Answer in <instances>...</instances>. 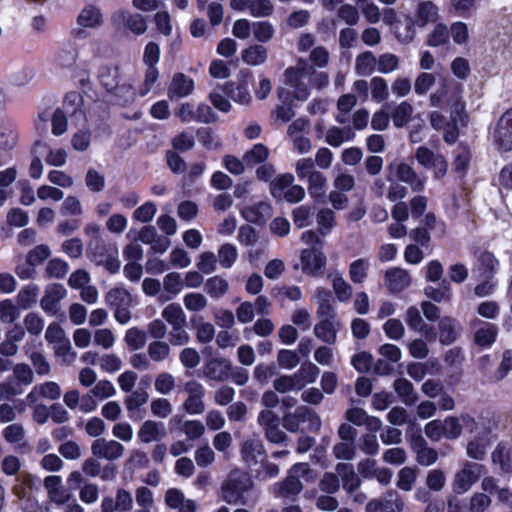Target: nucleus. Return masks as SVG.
<instances>
[{
    "mask_svg": "<svg viewBox=\"0 0 512 512\" xmlns=\"http://www.w3.org/2000/svg\"><path fill=\"white\" fill-rule=\"evenodd\" d=\"M13 377L16 380V385L11 383L1 384L0 388L5 389L10 395H17L22 392L21 386H28L33 381V372L29 365L20 363L13 367Z\"/></svg>",
    "mask_w": 512,
    "mask_h": 512,
    "instance_id": "nucleus-20",
    "label": "nucleus"
},
{
    "mask_svg": "<svg viewBox=\"0 0 512 512\" xmlns=\"http://www.w3.org/2000/svg\"><path fill=\"white\" fill-rule=\"evenodd\" d=\"M77 58V50L73 43L62 44L55 52L54 62L62 68L71 67Z\"/></svg>",
    "mask_w": 512,
    "mask_h": 512,
    "instance_id": "nucleus-37",
    "label": "nucleus"
},
{
    "mask_svg": "<svg viewBox=\"0 0 512 512\" xmlns=\"http://www.w3.org/2000/svg\"><path fill=\"white\" fill-rule=\"evenodd\" d=\"M385 282L390 292L398 293L410 285V276L404 269L392 268L386 271Z\"/></svg>",
    "mask_w": 512,
    "mask_h": 512,
    "instance_id": "nucleus-28",
    "label": "nucleus"
},
{
    "mask_svg": "<svg viewBox=\"0 0 512 512\" xmlns=\"http://www.w3.org/2000/svg\"><path fill=\"white\" fill-rule=\"evenodd\" d=\"M377 69V58L371 51H364L355 59V72L359 76H369Z\"/></svg>",
    "mask_w": 512,
    "mask_h": 512,
    "instance_id": "nucleus-39",
    "label": "nucleus"
},
{
    "mask_svg": "<svg viewBox=\"0 0 512 512\" xmlns=\"http://www.w3.org/2000/svg\"><path fill=\"white\" fill-rule=\"evenodd\" d=\"M370 89L372 100L377 103H381L389 97L387 81L380 76H375L370 80Z\"/></svg>",
    "mask_w": 512,
    "mask_h": 512,
    "instance_id": "nucleus-59",
    "label": "nucleus"
},
{
    "mask_svg": "<svg viewBox=\"0 0 512 512\" xmlns=\"http://www.w3.org/2000/svg\"><path fill=\"white\" fill-rule=\"evenodd\" d=\"M240 452L242 459L251 471L266 458L263 442L256 437L244 440Z\"/></svg>",
    "mask_w": 512,
    "mask_h": 512,
    "instance_id": "nucleus-14",
    "label": "nucleus"
},
{
    "mask_svg": "<svg viewBox=\"0 0 512 512\" xmlns=\"http://www.w3.org/2000/svg\"><path fill=\"white\" fill-rule=\"evenodd\" d=\"M301 65L307 74L308 82L317 89L326 87L329 83V76L326 72L317 71L306 59L301 58Z\"/></svg>",
    "mask_w": 512,
    "mask_h": 512,
    "instance_id": "nucleus-43",
    "label": "nucleus"
},
{
    "mask_svg": "<svg viewBox=\"0 0 512 512\" xmlns=\"http://www.w3.org/2000/svg\"><path fill=\"white\" fill-rule=\"evenodd\" d=\"M44 488L47 491L49 500L56 505H63L70 500V493L64 487L62 477L50 475L44 478Z\"/></svg>",
    "mask_w": 512,
    "mask_h": 512,
    "instance_id": "nucleus-19",
    "label": "nucleus"
},
{
    "mask_svg": "<svg viewBox=\"0 0 512 512\" xmlns=\"http://www.w3.org/2000/svg\"><path fill=\"white\" fill-rule=\"evenodd\" d=\"M165 436L166 430L164 423L153 420L144 421L137 432L139 441L145 444L160 441Z\"/></svg>",
    "mask_w": 512,
    "mask_h": 512,
    "instance_id": "nucleus-23",
    "label": "nucleus"
},
{
    "mask_svg": "<svg viewBox=\"0 0 512 512\" xmlns=\"http://www.w3.org/2000/svg\"><path fill=\"white\" fill-rule=\"evenodd\" d=\"M294 176L290 173L282 174L270 183V193L277 199L281 200L283 193L293 184Z\"/></svg>",
    "mask_w": 512,
    "mask_h": 512,
    "instance_id": "nucleus-56",
    "label": "nucleus"
},
{
    "mask_svg": "<svg viewBox=\"0 0 512 512\" xmlns=\"http://www.w3.org/2000/svg\"><path fill=\"white\" fill-rule=\"evenodd\" d=\"M194 88V80L191 77L177 72L173 75L167 88V96L172 101L186 98L193 93Z\"/></svg>",
    "mask_w": 512,
    "mask_h": 512,
    "instance_id": "nucleus-17",
    "label": "nucleus"
},
{
    "mask_svg": "<svg viewBox=\"0 0 512 512\" xmlns=\"http://www.w3.org/2000/svg\"><path fill=\"white\" fill-rule=\"evenodd\" d=\"M369 268L370 262L368 259L359 258L351 262L349 266L350 280L355 284L364 282L368 276Z\"/></svg>",
    "mask_w": 512,
    "mask_h": 512,
    "instance_id": "nucleus-51",
    "label": "nucleus"
},
{
    "mask_svg": "<svg viewBox=\"0 0 512 512\" xmlns=\"http://www.w3.org/2000/svg\"><path fill=\"white\" fill-rule=\"evenodd\" d=\"M117 19L135 35H141L147 29L146 20L141 14L122 11L117 15Z\"/></svg>",
    "mask_w": 512,
    "mask_h": 512,
    "instance_id": "nucleus-31",
    "label": "nucleus"
},
{
    "mask_svg": "<svg viewBox=\"0 0 512 512\" xmlns=\"http://www.w3.org/2000/svg\"><path fill=\"white\" fill-rule=\"evenodd\" d=\"M438 18V8L431 1H422L416 10L415 22L418 26L424 27L429 22H435Z\"/></svg>",
    "mask_w": 512,
    "mask_h": 512,
    "instance_id": "nucleus-38",
    "label": "nucleus"
},
{
    "mask_svg": "<svg viewBox=\"0 0 512 512\" xmlns=\"http://www.w3.org/2000/svg\"><path fill=\"white\" fill-rule=\"evenodd\" d=\"M273 387L276 392L287 393L290 391H300L303 384L298 382L295 375H281L273 381Z\"/></svg>",
    "mask_w": 512,
    "mask_h": 512,
    "instance_id": "nucleus-55",
    "label": "nucleus"
},
{
    "mask_svg": "<svg viewBox=\"0 0 512 512\" xmlns=\"http://www.w3.org/2000/svg\"><path fill=\"white\" fill-rule=\"evenodd\" d=\"M499 269V261L488 251L481 252L473 269L476 278H494Z\"/></svg>",
    "mask_w": 512,
    "mask_h": 512,
    "instance_id": "nucleus-21",
    "label": "nucleus"
},
{
    "mask_svg": "<svg viewBox=\"0 0 512 512\" xmlns=\"http://www.w3.org/2000/svg\"><path fill=\"white\" fill-rule=\"evenodd\" d=\"M308 470L309 467L306 463L294 464L287 478L283 482L275 484L276 496L294 500L303 489L298 476L304 475Z\"/></svg>",
    "mask_w": 512,
    "mask_h": 512,
    "instance_id": "nucleus-5",
    "label": "nucleus"
},
{
    "mask_svg": "<svg viewBox=\"0 0 512 512\" xmlns=\"http://www.w3.org/2000/svg\"><path fill=\"white\" fill-rule=\"evenodd\" d=\"M284 83L293 89V97L299 101H306L311 93L307 74L301 65V58L293 67H288L284 72Z\"/></svg>",
    "mask_w": 512,
    "mask_h": 512,
    "instance_id": "nucleus-4",
    "label": "nucleus"
},
{
    "mask_svg": "<svg viewBox=\"0 0 512 512\" xmlns=\"http://www.w3.org/2000/svg\"><path fill=\"white\" fill-rule=\"evenodd\" d=\"M98 79L107 92H112L119 85V68L107 65L100 67Z\"/></svg>",
    "mask_w": 512,
    "mask_h": 512,
    "instance_id": "nucleus-42",
    "label": "nucleus"
},
{
    "mask_svg": "<svg viewBox=\"0 0 512 512\" xmlns=\"http://www.w3.org/2000/svg\"><path fill=\"white\" fill-rule=\"evenodd\" d=\"M438 330L440 343L443 345H450L457 340L460 325L456 319L445 316L439 319Z\"/></svg>",
    "mask_w": 512,
    "mask_h": 512,
    "instance_id": "nucleus-27",
    "label": "nucleus"
},
{
    "mask_svg": "<svg viewBox=\"0 0 512 512\" xmlns=\"http://www.w3.org/2000/svg\"><path fill=\"white\" fill-rule=\"evenodd\" d=\"M494 143L498 150H512V108L505 111L499 118L493 131Z\"/></svg>",
    "mask_w": 512,
    "mask_h": 512,
    "instance_id": "nucleus-9",
    "label": "nucleus"
},
{
    "mask_svg": "<svg viewBox=\"0 0 512 512\" xmlns=\"http://www.w3.org/2000/svg\"><path fill=\"white\" fill-rule=\"evenodd\" d=\"M163 319H165L170 325H186L187 318L182 307L178 303H171L167 305L161 313Z\"/></svg>",
    "mask_w": 512,
    "mask_h": 512,
    "instance_id": "nucleus-46",
    "label": "nucleus"
},
{
    "mask_svg": "<svg viewBox=\"0 0 512 512\" xmlns=\"http://www.w3.org/2000/svg\"><path fill=\"white\" fill-rule=\"evenodd\" d=\"M318 232L321 236H327L335 226V214L331 209H321L316 216Z\"/></svg>",
    "mask_w": 512,
    "mask_h": 512,
    "instance_id": "nucleus-57",
    "label": "nucleus"
},
{
    "mask_svg": "<svg viewBox=\"0 0 512 512\" xmlns=\"http://www.w3.org/2000/svg\"><path fill=\"white\" fill-rule=\"evenodd\" d=\"M39 287L36 284H28L24 286L17 295L19 306L26 310L31 308L37 302Z\"/></svg>",
    "mask_w": 512,
    "mask_h": 512,
    "instance_id": "nucleus-52",
    "label": "nucleus"
},
{
    "mask_svg": "<svg viewBox=\"0 0 512 512\" xmlns=\"http://www.w3.org/2000/svg\"><path fill=\"white\" fill-rule=\"evenodd\" d=\"M307 423L310 432H317L321 427V419L315 411L307 406H298L294 412L284 413L282 417L283 427L292 433L303 430L302 426Z\"/></svg>",
    "mask_w": 512,
    "mask_h": 512,
    "instance_id": "nucleus-2",
    "label": "nucleus"
},
{
    "mask_svg": "<svg viewBox=\"0 0 512 512\" xmlns=\"http://www.w3.org/2000/svg\"><path fill=\"white\" fill-rule=\"evenodd\" d=\"M92 260L97 265L104 266L110 273H117L120 269L118 248L113 243H106L102 238L92 239L89 244Z\"/></svg>",
    "mask_w": 512,
    "mask_h": 512,
    "instance_id": "nucleus-3",
    "label": "nucleus"
},
{
    "mask_svg": "<svg viewBox=\"0 0 512 512\" xmlns=\"http://www.w3.org/2000/svg\"><path fill=\"white\" fill-rule=\"evenodd\" d=\"M326 177L321 172H315L308 179V191L312 198L318 199L326 192Z\"/></svg>",
    "mask_w": 512,
    "mask_h": 512,
    "instance_id": "nucleus-61",
    "label": "nucleus"
},
{
    "mask_svg": "<svg viewBox=\"0 0 512 512\" xmlns=\"http://www.w3.org/2000/svg\"><path fill=\"white\" fill-rule=\"evenodd\" d=\"M314 298L318 304L317 316L320 319H335L336 312L334 308V297L330 290L326 288H318L314 294Z\"/></svg>",
    "mask_w": 512,
    "mask_h": 512,
    "instance_id": "nucleus-24",
    "label": "nucleus"
},
{
    "mask_svg": "<svg viewBox=\"0 0 512 512\" xmlns=\"http://www.w3.org/2000/svg\"><path fill=\"white\" fill-rule=\"evenodd\" d=\"M149 395L146 390L139 388L133 391L125 398V407L129 412V417L134 418V413L139 410L141 406L147 403Z\"/></svg>",
    "mask_w": 512,
    "mask_h": 512,
    "instance_id": "nucleus-48",
    "label": "nucleus"
},
{
    "mask_svg": "<svg viewBox=\"0 0 512 512\" xmlns=\"http://www.w3.org/2000/svg\"><path fill=\"white\" fill-rule=\"evenodd\" d=\"M257 423L263 429L265 438L273 444H282L287 435L280 429V418L272 410H262L258 414Z\"/></svg>",
    "mask_w": 512,
    "mask_h": 512,
    "instance_id": "nucleus-6",
    "label": "nucleus"
},
{
    "mask_svg": "<svg viewBox=\"0 0 512 512\" xmlns=\"http://www.w3.org/2000/svg\"><path fill=\"white\" fill-rule=\"evenodd\" d=\"M327 258L322 252L321 247H311L302 250L301 252V265L303 273L319 277L323 274L326 266Z\"/></svg>",
    "mask_w": 512,
    "mask_h": 512,
    "instance_id": "nucleus-8",
    "label": "nucleus"
},
{
    "mask_svg": "<svg viewBox=\"0 0 512 512\" xmlns=\"http://www.w3.org/2000/svg\"><path fill=\"white\" fill-rule=\"evenodd\" d=\"M392 30L400 43H410L415 37V25L416 22L412 18L405 16L402 19H397L391 22Z\"/></svg>",
    "mask_w": 512,
    "mask_h": 512,
    "instance_id": "nucleus-29",
    "label": "nucleus"
},
{
    "mask_svg": "<svg viewBox=\"0 0 512 512\" xmlns=\"http://www.w3.org/2000/svg\"><path fill=\"white\" fill-rule=\"evenodd\" d=\"M483 471V465L473 462H467L463 469L459 471L453 483V489L456 493H464L479 479Z\"/></svg>",
    "mask_w": 512,
    "mask_h": 512,
    "instance_id": "nucleus-13",
    "label": "nucleus"
},
{
    "mask_svg": "<svg viewBox=\"0 0 512 512\" xmlns=\"http://www.w3.org/2000/svg\"><path fill=\"white\" fill-rule=\"evenodd\" d=\"M413 111V106L407 101L398 104L391 114L394 126L397 128L406 126L411 119Z\"/></svg>",
    "mask_w": 512,
    "mask_h": 512,
    "instance_id": "nucleus-49",
    "label": "nucleus"
},
{
    "mask_svg": "<svg viewBox=\"0 0 512 512\" xmlns=\"http://www.w3.org/2000/svg\"><path fill=\"white\" fill-rule=\"evenodd\" d=\"M410 443L412 450L416 454V460L420 465L430 466L437 461V451L427 446V442L421 435L420 429L415 434H411Z\"/></svg>",
    "mask_w": 512,
    "mask_h": 512,
    "instance_id": "nucleus-16",
    "label": "nucleus"
},
{
    "mask_svg": "<svg viewBox=\"0 0 512 512\" xmlns=\"http://www.w3.org/2000/svg\"><path fill=\"white\" fill-rule=\"evenodd\" d=\"M417 162L425 169H432L437 179L444 177L447 173L448 164L441 154H436L426 146H420L415 152Z\"/></svg>",
    "mask_w": 512,
    "mask_h": 512,
    "instance_id": "nucleus-7",
    "label": "nucleus"
},
{
    "mask_svg": "<svg viewBox=\"0 0 512 512\" xmlns=\"http://www.w3.org/2000/svg\"><path fill=\"white\" fill-rule=\"evenodd\" d=\"M315 336L322 342L332 345L337 339V329L335 327V319H320L314 326Z\"/></svg>",
    "mask_w": 512,
    "mask_h": 512,
    "instance_id": "nucleus-33",
    "label": "nucleus"
},
{
    "mask_svg": "<svg viewBox=\"0 0 512 512\" xmlns=\"http://www.w3.org/2000/svg\"><path fill=\"white\" fill-rule=\"evenodd\" d=\"M66 295L67 290L62 284H49L45 287L44 296L40 300V306L47 315L55 316L60 310V302Z\"/></svg>",
    "mask_w": 512,
    "mask_h": 512,
    "instance_id": "nucleus-12",
    "label": "nucleus"
},
{
    "mask_svg": "<svg viewBox=\"0 0 512 512\" xmlns=\"http://www.w3.org/2000/svg\"><path fill=\"white\" fill-rule=\"evenodd\" d=\"M85 185L92 193H100L106 185L105 176L94 168H89L85 174Z\"/></svg>",
    "mask_w": 512,
    "mask_h": 512,
    "instance_id": "nucleus-58",
    "label": "nucleus"
},
{
    "mask_svg": "<svg viewBox=\"0 0 512 512\" xmlns=\"http://www.w3.org/2000/svg\"><path fill=\"white\" fill-rule=\"evenodd\" d=\"M242 60L247 65L258 66L266 62L268 52L266 47L254 44L244 49L241 53Z\"/></svg>",
    "mask_w": 512,
    "mask_h": 512,
    "instance_id": "nucleus-41",
    "label": "nucleus"
},
{
    "mask_svg": "<svg viewBox=\"0 0 512 512\" xmlns=\"http://www.w3.org/2000/svg\"><path fill=\"white\" fill-rule=\"evenodd\" d=\"M492 461L498 464L503 472H510L512 470L510 448L504 443H499L492 453Z\"/></svg>",
    "mask_w": 512,
    "mask_h": 512,
    "instance_id": "nucleus-54",
    "label": "nucleus"
},
{
    "mask_svg": "<svg viewBox=\"0 0 512 512\" xmlns=\"http://www.w3.org/2000/svg\"><path fill=\"white\" fill-rule=\"evenodd\" d=\"M77 24L83 28H97L102 24V14L98 7L85 6L77 17Z\"/></svg>",
    "mask_w": 512,
    "mask_h": 512,
    "instance_id": "nucleus-34",
    "label": "nucleus"
},
{
    "mask_svg": "<svg viewBox=\"0 0 512 512\" xmlns=\"http://www.w3.org/2000/svg\"><path fill=\"white\" fill-rule=\"evenodd\" d=\"M381 503L383 512H401L404 508V503L395 490L388 491L381 500Z\"/></svg>",
    "mask_w": 512,
    "mask_h": 512,
    "instance_id": "nucleus-64",
    "label": "nucleus"
},
{
    "mask_svg": "<svg viewBox=\"0 0 512 512\" xmlns=\"http://www.w3.org/2000/svg\"><path fill=\"white\" fill-rule=\"evenodd\" d=\"M228 288V282L220 276L211 277L205 283V291L212 298L222 297Z\"/></svg>",
    "mask_w": 512,
    "mask_h": 512,
    "instance_id": "nucleus-62",
    "label": "nucleus"
},
{
    "mask_svg": "<svg viewBox=\"0 0 512 512\" xmlns=\"http://www.w3.org/2000/svg\"><path fill=\"white\" fill-rule=\"evenodd\" d=\"M271 210L272 208L269 203L261 201L257 204L243 207L240 213L246 221L261 225L270 217Z\"/></svg>",
    "mask_w": 512,
    "mask_h": 512,
    "instance_id": "nucleus-26",
    "label": "nucleus"
},
{
    "mask_svg": "<svg viewBox=\"0 0 512 512\" xmlns=\"http://www.w3.org/2000/svg\"><path fill=\"white\" fill-rule=\"evenodd\" d=\"M105 302L112 309L131 306L132 296L125 288L115 287L107 292Z\"/></svg>",
    "mask_w": 512,
    "mask_h": 512,
    "instance_id": "nucleus-40",
    "label": "nucleus"
},
{
    "mask_svg": "<svg viewBox=\"0 0 512 512\" xmlns=\"http://www.w3.org/2000/svg\"><path fill=\"white\" fill-rule=\"evenodd\" d=\"M274 328L275 326L273 322L269 318L263 316L262 318L256 320V322L251 328L246 327L244 329V335L247 339H249V334L253 331L256 335L260 337H267L273 333Z\"/></svg>",
    "mask_w": 512,
    "mask_h": 512,
    "instance_id": "nucleus-63",
    "label": "nucleus"
},
{
    "mask_svg": "<svg viewBox=\"0 0 512 512\" xmlns=\"http://www.w3.org/2000/svg\"><path fill=\"white\" fill-rule=\"evenodd\" d=\"M101 512H129L133 508L131 492L124 488L116 490L115 498L104 496L101 501Z\"/></svg>",
    "mask_w": 512,
    "mask_h": 512,
    "instance_id": "nucleus-15",
    "label": "nucleus"
},
{
    "mask_svg": "<svg viewBox=\"0 0 512 512\" xmlns=\"http://www.w3.org/2000/svg\"><path fill=\"white\" fill-rule=\"evenodd\" d=\"M231 363L225 359H211L203 367L205 377L214 381H225L229 377Z\"/></svg>",
    "mask_w": 512,
    "mask_h": 512,
    "instance_id": "nucleus-30",
    "label": "nucleus"
},
{
    "mask_svg": "<svg viewBox=\"0 0 512 512\" xmlns=\"http://www.w3.org/2000/svg\"><path fill=\"white\" fill-rule=\"evenodd\" d=\"M163 287L165 292L169 294L166 297L161 295L160 298L163 300H170L179 294L183 288V281L180 274L177 272L168 273L163 279Z\"/></svg>",
    "mask_w": 512,
    "mask_h": 512,
    "instance_id": "nucleus-50",
    "label": "nucleus"
},
{
    "mask_svg": "<svg viewBox=\"0 0 512 512\" xmlns=\"http://www.w3.org/2000/svg\"><path fill=\"white\" fill-rule=\"evenodd\" d=\"M339 480L342 481L343 489L352 495L361 485V480L356 474L354 467L349 463H338L335 467Z\"/></svg>",
    "mask_w": 512,
    "mask_h": 512,
    "instance_id": "nucleus-25",
    "label": "nucleus"
},
{
    "mask_svg": "<svg viewBox=\"0 0 512 512\" xmlns=\"http://www.w3.org/2000/svg\"><path fill=\"white\" fill-rule=\"evenodd\" d=\"M393 388L404 404L411 406L418 401V394L409 380L398 378L394 381Z\"/></svg>",
    "mask_w": 512,
    "mask_h": 512,
    "instance_id": "nucleus-35",
    "label": "nucleus"
},
{
    "mask_svg": "<svg viewBox=\"0 0 512 512\" xmlns=\"http://www.w3.org/2000/svg\"><path fill=\"white\" fill-rule=\"evenodd\" d=\"M355 136L351 127L332 126L327 130L325 141L332 147H339L344 142L353 141Z\"/></svg>",
    "mask_w": 512,
    "mask_h": 512,
    "instance_id": "nucleus-32",
    "label": "nucleus"
},
{
    "mask_svg": "<svg viewBox=\"0 0 512 512\" xmlns=\"http://www.w3.org/2000/svg\"><path fill=\"white\" fill-rule=\"evenodd\" d=\"M91 452L97 458H104L109 461L120 458L124 453V446L115 441H107L104 438L96 439L91 445Z\"/></svg>",
    "mask_w": 512,
    "mask_h": 512,
    "instance_id": "nucleus-18",
    "label": "nucleus"
},
{
    "mask_svg": "<svg viewBox=\"0 0 512 512\" xmlns=\"http://www.w3.org/2000/svg\"><path fill=\"white\" fill-rule=\"evenodd\" d=\"M319 373L320 370L315 364L311 362H305L301 365L299 370L294 373V375L298 382L303 384L304 388L306 384L314 383Z\"/></svg>",
    "mask_w": 512,
    "mask_h": 512,
    "instance_id": "nucleus-60",
    "label": "nucleus"
},
{
    "mask_svg": "<svg viewBox=\"0 0 512 512\" xmlns=\"http://www.w3.org/2000/svg\"><path fill=\"white\" fill-rule=\"evenodd\" d=\"M396 177L399 181L408 184L414 192L424 190L426 178L419 176L407 163L401 162L396 165Z\"/></svg>",
    "mask_w": 512,
    "mask_h": 512,
    "instance_id": "nucleus-22",
    "label": "nucleus"
},
{
    "mask_svg": "<svg viewBox=\"0 0 512 512\" xmlns=\"http://www.w3.org/2000/svg\"><path fill=\"white\" fill-rule=\"evenodd\" d=\"M184 390L188 394V398L183 403L185 411L190 415L203 413L205 410L203 402L205 389L203 385L195 380H190L185 383Z\"/></svg>",
    "mask_w": 512,
    "mask_h": 512,
    "instance_id": "nucleus-10",
    "label": "nucleus"
},
{
    "mask_svg": "<svg viewBox=\"0 0 512 512\" xmlns=\"http://www.w3.org/2000/svg\"><path fill=\"white\" fill-rule=\"evenodd\" d=\"M36 482L39 480L31 474H22L16 478V483L13 486V493L18 499H25L31 495Z\"/></svg>",
    "mask_w": 512,
    "mask_h": 512,
    "instance_id": "nucleus-44",
    "label": "nucleus"
},
{
    "mask_svg": "<svg viewBox=\"0 0 512 512\" xmlns=\"http://www.w3.org/2000/svg\"><path fill=\"white\" fill-rule=\"evenodd\" d=\"M191 324L196 329V337L200 343L206 344L213 340L215 329L211 323L204 322L201 317H193Z\"/></svg>",
    "mask_w": 512,
    "mask_h": 512,
    "instance_id": "nucleus-47",
    "label": "nucleus"
},
{
    "mask_svg": "<svg viewBox=\"0 0 512 512\" xmlns=\"http://www.w3.org/2000/svg\"><path fill=\"white\" fill-rule=\"evenodd\" d=\"M497 328L489 322H482L475 332V342L482 347H490L496 340Z\"/></svg>",
    "mask_w": 512,
    "mask_h": 512,
    "instance_id": "nucleus-45",
    "label": "nucleus"
},
{
    "mask_svg": "<svg viewBox=\"0 0 512 512\" xmlns=\"http://www.w3.org/2000/svg\"><path fill=\"white\" fill-rule=\"evenodd\" d=\"M221 497L230 505L252 506L258 499V492L247 473L233 470L221 485Z\"/></svg>",
    "mask_w": 512,
    "mask_h": 512,
    "instance_id": "nucleus-1",
    "label": "nucleus"
},
{
    "mask_svg": "<svg viewBox=\"0 0 512 512\" xmlns=\"http://www.w3.org/2000/svg\"><path fill=\"white\" fill-rule=\"evenodd\" d=\"M219 88L223 94L237 103L248 104L251 100V95L248 91L247 85L244 83L235 84L234 82H227Z\"/></svg>",
    "mask_w": 512,
    "mask_h": 512,
    "instance_id": "nucleus-36",
    "label": "nucleus"
},
{
    "mask_svg": "<svg viewBox=\"0 0 512 512\" xmlns=\"http://www.w3.org/2000/svg\"><path fill=\"white\" fill-rule=\"evenodd\" d=\"M17 139L16 125L10 120L0 122V166L11 159L10 151L16 146Z\"/></svg>",
    "mask_w": 512,
    "mask_h": 512,
    "instance_id": "nucleus-11",
    "label": "nucleus"
},
{
    "mask_svg": "<svg viewBox=\"0 0 512 512\" xmlns=\"http://www.w3.org/2000/svg\"><path fill=\"white\" fill-rule=\"evenodd\" d=\"M171 348L168 343L160 340L149 343L147 354L150 360L154 362H163L170 356Z\"/></svg>",
    "mask_w": 512,
    "mask_h": 512,
    "instance_id": "nucleus-53",
    "label": "nucleus"
}]
</instances>
